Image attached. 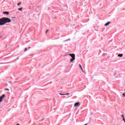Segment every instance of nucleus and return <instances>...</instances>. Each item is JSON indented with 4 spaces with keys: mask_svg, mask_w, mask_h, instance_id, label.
I'll return each mask as SVG.
<instances>
[{
    "mask_svg": "<svg viewBox=\"0 0 125 125\" xmlns=\"http://www.w3.org/2000/svg\"><path fill=\"white\" fill-rule=\"evenodd\" d=\"M11 22V20L8 18L3 17L0 18V25H5L6 23H10Z\"/></svg>",
    "mask_w": 125,
    "mask_h": 125,
    "instance_id": "obj_1",
    "label": "nucleus"
},
{
    "mask_svg": "<svg viewBox=\"0 0 125 125\" xmlns=\"http://www.w3.org/2000/svg\"><path fill=\"white\" fill-rule=\"evenodd\" d=\"M67 55H68L69 56H71V59H70V62L72 63V62H73V61H75V59H76V55L74 54H68Z\"/></svg>",
    "mask_w": 125,
    "mask_h": 125,
    "instance_id": "obj_2",
    "label": "nucleus"
},
{
    "mask_svg": "<svg viewBox=\"0 0 125 125\" xmlns=\"http://www.w3.org/2000/svg\"><path fill=\"white\" fill-rule=\"evenodd\" d=\"M5 97V95L3 94L2 96L0 97V103L3 100V98Z\"/></svg>",
    "mask_w": 125,
    "mask_h": 125,
    "instance_id": "obj_3",
    "label": "nucleus"
},
{
    "mask_svg": "<svg viewBox=\"0 0 125 125\" xmlns=\"http://www.w3.org/2000/svg\"><path fill=\"white\" fill-rule=\"evenodd\" d=\"M78 106H80V103L78 102L74 104V107H78Z\"/></svg>",
    "mask_w": 125,
    "mask_h": 125,
    "instance_id": "obj_4",
    "label": "nucleus"
},
{
    "mask_svg": "<svg viewBox=\"0 0 125 125\" xmlns=\"http://www.w3.org/2000/svg\"><path fill=\"white\" fill-rule=\"evenodd\" d=\"M110 23H111L110 21L107 22L106 23L104 24V26H109V25H110Z\"/></svg>",
    "mask_w": 125,
    "mask_h": 125,
    "instance_id": "obj_5",
    "label": "nucleus"
},
{
    "mask_svg": "<svg viewBox=\"0 0 125 125\" xmlns=\"http://www.w3.org/2000/svg\"><path fill=\"white\" fill-rule=\"evenodd\" d=\"M3 14H6V15H9V13L8 12H3Z\"/></svg>",
    "mask_w": 125,
    "mask_h": 125,
    "instance_id": "obj_6",
    "label": "nucleus"
},
{
    "mask_svg": "<svg viewBox=\"0 0 125 125\" xmlns=\"http://www.w3.org/2000/svg\"><path fill=\"white\" fill-rule=\"evenodd\" d=\"M79 67H80L81 70L82 71V72H83V67H82V65L81 64H79Z\"/></svg>",
    "mask_w": 125,
    "mask_h": 125,
    "instance_id": "obj_7",
    "label": "nucleus"
},
{
    "mask_svg": "<svg viewBox=\"0 0 125 125\" xmlns=\"http://www.w3.org/2000/svg\"><path fill=\"white\" fill-rule=\"evenodd\" d=\"M118 57H123V54L118 55Z\"/></svg>",
    "mask_w": 125,
    "mask_h": 125,
    "instance_id": "obj_8",
    "label": "nucleus"
},
{
    "mask_svg": "<svg viewBox=\"0 0 125 125\" xmlns=\"http://www.w3.org/2000/svg\"><path fill=\"white\" fill-rule=\"evenodd\" d=\"M121 117H122V118H123V121H124V119H125V115H124V114H122V115H121Z\"/></svg>",
    "mask_w": 125,
    "mask_h": 125,
    "instance_id": "obj_9",
    "label": "nucleus"
},
{
    "mask_svg": "<svg viewBox=\"0 0 125 125\" xmlns=\"http://www.w3.org/2000/svg\"><path fill=\"white\" fill-rule=\"evenodd\" d=\"M22 9H23V8H19L18 10H20V11H22Z\"/></svg>",
    "mask_w": 125,
    "mask_h": 125,
    "instance_id": "obj_10",
    "label": "nucleus"
},
{
    "mask_svg": "<svg viewBox=\"0 0 125 125\" xmlns=\"http://www.w3.org/2000/svg\"><path fill=\"white\" fill-rule=\"evenodd\" d=\"M70 94V93H67L66 94H64V95H69Z\"/></svg>",
    "mask_w": 125,
    "mask_h": 125,
    "instance_id": "obj_11",
    "label": "nucleus"
},
{
    "mask_svg": "<svg viewBox=\"0 0 125 125\" xmlns=\"http://www.w3.org/2000/svg\"><path fill=\"white\" fill-rule=\"evenodd\" d=\"M70 39H69L68 40H65L64 42H68V41H70Z\"/></svg>",
    "mask_w": 125,
    "mask_h": 125,
    "instance_id": "obj_12",
    "label": "nucleus"
},
{
    "mask_svg": "<svg viewBox=\"0 0 125 125\" xmlns=\"http://www.w3.org/2000/svg\"><path fill=\"white\" fill-rule=\"evenodd\" d=\"M5 90H6L7 91H9V90L8 89H5Z\"/></svg>",
    "mask_w": 125,
    "mask_h": 125,
    "instance_id": "obj_13",
    "label": "nucleus"
},
{
    "mask_svg": "<svg viewBox=\"0 0 125 125\" xmlns=\"http://www.w3.org/2000/svg\"><path fill=\"white\" fill-rule=\"evenodd\" d=\"M26 51H27V48H25V49H24V52H26Z\"/></svg>",
    "mask_w": 125,
    "mask_h": 125,
    "instance_id": "obj_14",
    "label": "nucleus"
},
{
    "mask_svg": "<svg viewBox=\"0 0 125 125\" xmlns=\"http://www.w3.org/2000/svg\"><path fill=\"white\" fill-rule=\"evenodd\" d=\"M60 95H65V94H60Z\"/></svg>",
    "mask_w": 125,
    "mask_h": 125,
    "instance_id": "obj_15",
    "label": "nucleus"
},
{
    "mask_svg": "<svg viewBox=\"0 0 125 125\" xmlns=\"http://www.w3.org/2000/svg\"><path fill=\"white\" fill-rule=\"evenodd\" d=\"M20 4H21V3H18V6L20 5Z\"/></svg>",
    "mask_w": 125,
    "mask_h": 125,
    "instance_id": "obj_16",
    "label": "nucleus"
},
{
    "mask_svg": "<svg viewBox=\"0 0 125 125\" xmlns=\"http://www.w3.org/2000/svg\"><path fill=\"white\" fill-rule=\"evenodd\" d=\"M47 32H48V30H47L46 31V33H47Z\"/></svg>",
    "mask_w": 125,
    "mask_h": 125,
    "instance_id": "obj_17",
    "label": "nucleus"
},
{
    "mask_svg": "<svg viewBox=\"0 0 125 125\" xmlns=\"http://www.w3.org/2000/svg\"><path fill=\"white\" fill-rule=\"evenodd\" d=\"M30 48H31V47H29L28 48L29 49H30Z\"/></svg>",
    "mask_w": 125,
    "mask_h": 125,
    "instance_id": "obj_18",
    "label": "nucleus"
},
{
    "mask_svg": "<svg viewBox=\"0 0 125 125\" xmlns=\"http://www.w3.org/2000/svg\"><path fill=\"white\" fill-rule=\"evenodd\" d=\"M9 83H11V82H9Z\"/></svg>",
    "mask_w": 125,
    "mask_h": 125,
    "instance_id": "obj_19",
    "label": "nucleus"
}]
</instances>
